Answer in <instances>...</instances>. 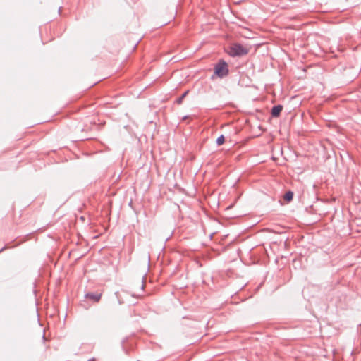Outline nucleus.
I'll list each match as a JSON object with an SVG mask.
<instances>
[{
	"instance_id": "nucleus-1",
	"label": "nucleus",
	"mask_w": 361,
	"mask_h": 361,
	"mask_svg": "<svg viewBox=\"0 0 361 361\" xmlns=\"http://www.w3.org/2000/svg\"><path fill=\"white\" fill-rule=\"evenodd\" d=\"M248 49L239 44H234L230 47L228 51L231 56H241L247 54Z\"/></svg>"
},
{
	"instance_id": "nucleus-2",
	"label": "nucleus",
	"mask_w": 361,
	"mask_h": 361,
	"mask_svg": "<svg viewBox=\"0 0 361 361\" xmlns=\"http://www.w3.org/2000/svg\"><path fill=\"white\" fill-rule=\"evenodd\" d=\"M227 73V65L224 62L218 63L217 66L215 67V73L219 76L226 75Z\"/></svg>"
},
{
	"instance_id": "nucleus-3",
	"label": "nucleus",
	"mask_w": 361,
	"mask_h": 361,
	"mask_svg": "<svg viewBox=\"0 0 361 361\" xmlns=\"http://www.w3.org/2000/svg\"><path fill=\"white\" fill-rule=\"evenodd\" d=\"M102 297V293H87L86 294V298L92 300L93 301L97 302L100 300Z\"/></svg>"
},
{
	"instance_id": "nucleus-4",
	"label": "nucleus",
	"mask_w": 361,
	"mask_h": 361,
	"mask_svg": "<svg viewBox=\"0 0 361 361\" xmlns=\"http://www.w3.org/2000/svg\"><path fill=\"white\" fill-rule=\"evenodd\" d=\"M282 109H283V106L281 105H277V106H274L271 109V115L274 117H278L280 115Z\"/></svg>"
},
{
	"instance_id": "nucleus-5",
	"label": "nucleus",
	"mask_w": 361,
	"mask_h": 361,
	"mask_svg": "<svg viewBox=\"0 0 361 361\" xmlns=\"http://www.w3.org/2000/svg\"><path fill=\"white\" fill-rule=\"evenodd\" d=\"M293 192L291 191H288L284 195L283 198L284 200H286L287 202H289L293 200Z\"/></svg>"
},
{
	"instance_id": "nucleus-6",
	"label": "nucleus",
	"mask_w": 361,
	"mask_h": 361,
	"mask_svg": "<svg viewBox=\"0 0 361 361\" xmlns=\"http://www.w3.org/2000/svg\"><path fill=\"white\" fill-rule=\"evenodd\" d=\"M225 142V137L224 135H221L219 136L217 140H216V143L218 144V145H221L224 143Z\"/></svg>"
},
{
	"instance_id": "nucleus-7",
	"label": "nucleus",
	"mask_w": 361,
	"mask_h": 361,
	"mask_svg": "<svg viewBox=\"0 0 361 361\" xmlns=\"http://www.w3.org/2000/svg\"><path fill=\"white\" fill-rule=\"evenodd\" d=\"M188 93V91H186L180 98L178 99L177 100V103L178 104H180L183 102V99H184V97L187 95V94Z\"/></svg>"
}]
</instances>
